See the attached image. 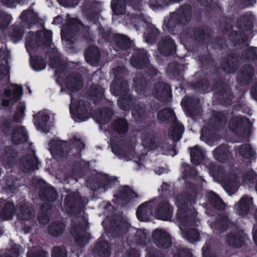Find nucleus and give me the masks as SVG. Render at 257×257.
Instances as JSON below:
<instances>
[{"label": "nucleus", "instance_id": "1", "mask_svg": "<svg viewBox=\"0 0 257 257\" xmlns=\"http://www.w3.org/2000/svg\"><path fill=\"white\" fill-rule=\"evenodd\" d=\"M192 194L185 199L184 195H180L176 199V204L178 208L177 218L179 223V226L182 231V236L191 243L199 240L198 231L192 227L194 219L196 217L195 211L186 208L188 201L192 199Z\"/></svg>", "mask_w": 257, "mask_h": 257}, {"label": "nucleus", "instance_id": "2", "mask_svg": "<svg viewBox=\"0 0 257 257\" xmlns=\"http://www.w3.org/2000/svg\"><path fill=\"white\" fill-rule=\"evenodd\" d=\"M52 32L43 31L34 35L30 33L27 38L26 48L30 54V64L33 69L36 71L44 70L46 67L45 63L41 58L33 57V52L39 46L40 37L42 36V41L46 46L52 48Z\"/></svg>", "mask_w": 257, "mask_h": 257}, {"label": "nucleus", "instance_id": "3", "mask_svg": "<svg viewBox=\"0 0 257 257\" xmlns=\"http://www.w3.org/2000/svg\"><path fill=\"white\" fill-rule=\"evenodd\" d=\"M111 146L113 153L118 158L123 159L126 161L134 158V161L139 166L137 170L142 169L144 166L145 156H141L139 158H135L133 155V150L121 142L118 144L112 143Z\"/></svg>", "mask_w": 257, "mask_h": 257}, {"label": "nucleus", "instance_id": "4", "mask_svg": "<svg viewBox=\"0 0 257 257\" xmlns=\"http://www.w3.org/2000/svg\"><path fill=\"white\" fill-rule=\"evenodd\" d=\"M189 9L186 7H182L176 13L171 15V18L167 21L165 20L163 29L165 31H168L173 33V27H176L180 23L184 24V20L187 21L189 18Z\"/></svg>", "mask_w": 257, "mask_h": 257}, {"label": "nucleus", "instance_id": "5", "mask_svg": "<svg viewBox=\"0 0 257 257\" xmlns=\"http://www.w3.org/2000/svg\"><path fill=\"white\" fill-rule=\"evenodd\" d=\"M71 102L70 111L72 118L76 121L80 122L86 120L89 117L88 109L83 101H77L71 96Z\"/></svg>", "mask_w": 257, "mask_h": 257}, {"label": "nucleus", "instance_id": "6", "mask_svg": "<svg viewBox=\"0 0 257 257\" xmlns=\"http://www.w3.org/2000/svg\"><path fill=\"white\" fill-rule=\"evenodd\" d=\"M81 26L80 21L76 18L70 20L67 25L63 26L61 29V39L64 45H67L71 43L73 33Z\"/></svg>", "mask_w": 257, "mask_h": 257}, {"label": "nucleus", "instance_id": "7", "mask_svg": "<svg viewBox=\"0 0 257 257\" xmlns=\"http://www.w3.org/2000/svg\"><path fill=\"white\" fill-rule=\"evenodd\" d=\"M54 119V117L47 110L40 111L34 116V123L37 129L47 132L48 127Z\"/></svg>", "mask_w": 257, "mask_h": 257}, {"label": "nucleus", "instance_id": "8", "mask_svg": "<svg viewBox=\"0 0 257 257\" xmlns=\"http://www.w3.org/2000/svg\"><path fill=\"white\" fill-rule=\"evenodd\" d=\"M126 86V84L125 83L124 87L122 86L119 91L117 90L114 84H112L110 87V91L112 94L121 95L118 99V104L119 107L123 110H127L130 108L133 100L132 97L127 93V88Z\"/></svg>", "mask_w": 257, "mask_h": 257}, {"label": "nucleus", "instance_id": "9", "mask_svg": "<svg viewBox=\"0 0 257 257\" xmlns=\"http://www.w3.org/2000/svg\"><path fill=\"white\" fill-rule=\"evenodd\" d=\"M23 88L21 86L13 84L5 92V98L3 105L8 106L13 104L23 95Z\"/></svg>", "mask_w": 257, "mask_h": 257}, {"label": "nucleus", "instance_id": "10", "mask_svg": "<svg viewBox=\"0 0 257 257\" xmlns=\"http://www.w3.org/2000/svg\"><path fill=\"white\" fill-rule=\"evenodd\" d=\"M68 143L58 139L51 140L49 144V150L53 157L57 156L64 157L65 156L64 150L67 147Z\"/></svg>", "mask_w": 257, "mask_h": 257}, {"label": "nucleus", "instance_id": "11", "mask_svg": "<svg viewBox=\"0 0 257 257\" xmlns=\"http://www.w3.org/2000/svg\"><path fill=\"white\" fill-rule=\"evenodd\" d=\"M156 244L160 247L166 248L171 244V238L167 232L162 229H156L153 232Z\"/></svg>", "mask_w": 257, "mask_h": 257}, {"label": "nucleus", "instance_id": "12", "mask_svg": "<svg viewBox=\"0 0 257 257\" xmlns=\"http://www.w3.org/2000/svg\"><path fill=\"white\" fill-rule=\"evenodd\" d=\"M115 198V202L121 204H125L132 199L137 197L134 191L127 186L122 187L120 188L119 194L114 195Z\"/></svg>", "mask_w": 257, "mask_h": 257}, {"label": "nucleus", "instance_id": "13", "mask_svg": "<svg viewBox=\"0 0 257 257\" xmlns=\"http://www.w3.org/2000/svg\"><path fill=\"white\" fill-rule=\"evenodd\" d=\"M172 207L167 201H163L159 205L155 211V215L158 219L168 221L172 218Z\"/></svg>", "mask_w": 257, "mask_h": 257}, {"label": "nucleus", "instance_id": "14", "mask_svg": "<svg viewBox=\"0 0 257 257\" xmlns=\"http://www.w3.org/2000/svg\"><path fill=\"white\" fill-rule=\"evenodd\" d=\"M154 206V200L150 201L141 205L136 212L138 218L142 221H147L149 216L152 214Z\"/></svg>", "mask_w": 257, "mask_h": 257}, {"label": "nucleus", "instance_id": "15", "mask_svg": "<svg viewBox=\"0 0 257 257\" xmlns=\"http://www.w3.org/2000/svg\"><path fill=\"white\" fill-rule=\"evenodd\" d=\"M0 59V81L9 79L10 67L9 61L10 59V55L9 52L3 51Z\"/></svg>", "mask_w": 257, "mask_h": 257}, {"label": "nucleus", "instance_id": "16", "mask_svg": "<svg viewBox=\"0 0 257 257\" xmlns=\"http://www.w3.org/2000/svg\"><path fill=\"white\" fill-rule=\"evenodd\" d=\"M252 198L248 196H243L239 202L235 205L234 208L239 214L245 215L252 208Z\"/></svg>", "mask_w": 257, "mask_h": 257}, {"label": "nucleus", "instance_id": "17", "mask_svg": "<svg viewBox=\"0 0 257 257\" xmlns=\"http://www.w3.org/2000/svg\"><path fill=\"white\" fill-rule=\"evenodd\" d=\"M67 88L72 92H75L80 89L83 86L81 76L79 74L71 75L65 81Z\"/></svg>", "mask_w": 257, "mask_h": 257}, {"label": "nucleus", "instance_id": "18", "mask_svg": "<svg viewBox=\"0 0 257 257\" xmlns=\"http://www.w3.org/2000/svg\"><path fill=\"white\" fill-rule=\"evenodd\" d=\"M37 164L38 160L34 155H33L31 157L26 156L22 159L20 166L23 168L24 172H28L35 170Z\"/></svg>", "mask_w": 257, "mask_h": 257}, {"label": "nucleus", "instance_id": "19", "mask_svg": "<svg viewBox=\"0 0 257 257\" xmlns=\"http://www.w3.org/2000/svg\"><path fill=\"white\" fill-rule=\"evenodd\" d=\"M86 61L91 65H96L100 58V52L95 46L89 47L85 52Z\"/></svg>", "mask_w": 257, "mask_h": 257}, {"label": "nucleus", "instance_id": "20", "mask_svg": "<svg viewBox=\"0 0 257 257\" xmlns=\"http://www.w3.org/2000/svg\"><path fill=\"white\" fill-rule=\"evenodd\" d=\"M148 55L145 50L143 49L139 51V55L137 58L135 56L132 58L131 63L134 67L140 69L145 67L148 62Z\"/></svg>", "mask_w": 257, "mask_h": 257}, {"label": "nucleus", "instance_id": "21", "mask_svg": "<svg viewBox=\"0 0 257 257\" xmlns=\"http://www.w3.org/2000/svg\"><path fill=\"white\" fill-rule=\"evenodd\" d=\"M27 139V133L25 128L22 126H18L13 133L12 140L14 143L16 144L22 143L26 141Z\"/></svg>", "mask_w": 257, "mask_h": 257}, {"label": "nucleus", "instance_id": "22", "mask_svg": "<svg viewBox=\"0 0 257 257\" xmlns=\"http://www.w3.org/2000/svg\"><path fill=\"white\" fill-rule=\"evenodd\" d=\"M17 211L18 213V217L21 219L27 220L33 216V209L26 203H24L20 206Z\"/></svg>", "mask_w": 257, "mask_h": 257}, {"label": "nucleus", "instance_id": "23", "mask_svg": "<svg viewBox=\"0 0 257 257\" xmlns=\"http://www.w3.org/2000/svg\"><path fill=\"white\" fill-rule=\"evenodd\" d=\"M215 159L223 162L230 157L228 148L225 145H221L214 151Z\"/></svg>", "mask_w": 257, "mask_h": 257}, {"label": "nucleus", "instance_id": "24", "mask_svg": "<svg viewBox=\"0 0 257 257\" xmlns=\"http://www.w3.org/2000/svg\"><path fill=\"white\" fill-rule=\"evenodd\" d=\"M205 157V153L198 146L194 147L190 152L191 162L195 165H198Z\"/></svg>", "mask_w": 257, "mask_h": 257}, {"label": "nucleus", "instance_id": "25", "mask_svg": "<svg viewBox=\"0 0 257 257\" xmlns=\"http://www.w3.org/2000/svg\"><path fill=\"white\" fill-rule=\"evenodd\" d=\"M184 131V128L182 124L176 123L171 126L169 135L173 141H178L181 139Z\"/></svg>", "mask_w": 257, "mask_h": 257}, {"label": "nucleus", "instance_id": "26", "mask_svg": "<svg viewBox=\"0 0 257 257\" xmlns=\"http://www.w3.org/2000/svg\"><path fill=\"white\" fill-rule=\"evenodd\" d=\"M241 179L242 180L240 177L232 176L228 180L224 181L223 185L224 189L228 194L231 191H235V188L234 187L236 188L240 184Z\"/></svg>", "mask_w": 257, "mask_h": 257}, {"label": "nucleus", "instance_id": "27", "mask_svg": "<svg viewBox=\"0 0 257 257\" xmlns=\"http://www.w3.org/2000/svg\"><path fill=\"white\" fill-rule=\"evenodd\" d=\"M236 155L243 158H251L254 155V152L248 144L243 145L236 148Z\"/></svg>", "mask_w": 257, "mask_h": 257}, {"label": "nucleus", "instance_id": "28", "mask_svg": "<svg viewBox=\"0 0 257 257\" xmlns=\"http://www.w3.org/2000/svg\"><path fill=\"white\" fill-rule=\"evenodd\" d=\"M53 52L54 54H55L54 58H52V59L51 61L50 65H51L52 68H55L57 65L58 67L57 68V69L56 70L55 74L56 75L58 76V78L57 79V82H59V83H61V80L60 79V77L59 76V74L61 73V70H63L64 66L63 65L60 64L61 61L60 60V57L57 54V50H53Z\"/></svg>", "mask_w": 257, "mask_h": 257}, {"label": "nucleus", "instance_id": "29", "mask_svg": "<svg viewBox=\"0 0 257 257\" xmlns=\"http://www.w3.org/2000/svg\"><path fill=\"white\" fill-rule=\"evenodd\" d=\"M14 205L12 202L5 203L3 210L0 211V218L4 220L11 219L13 215Z\"/></svg>", "mask_w": 257, "mask_h": 257}, {"label": "nucleus", "instance_id": "30", "mask_svg": "<svg viewBox=\"0 0 257 257\" xmlns=\"http://www.w3.org/2000/svg\"><path fill=\"white\" fill-rule=\"evenodd\" d=\"M111 110L108 108H104L97 115L96 119L98 123L105 124L107 123L112 116Z\"/></svg>", "mask_w": 257, "mask_h": 257}, {"label": "nucleus", "instance_id": "31", "mask_svg": "<svg viewBox=\"0 0 257 257\" xmlns=\"http://www.w3.org/2000/svg\"><path fill=\"white\" fill-rule=\"evenodd\" d=\"M158 119L161 121H165L167 120L174 121L176 116L174 111L169 108H166L161 110L158 115Z\"/></svg>", "mask_w": 257, "mask_h": 257}, {"label": "nucleus", "instance_id": "32", "mask_svg": "<svg viewBox=\"0 0 257 257\" xmlns=\"http://www.w3.org/2000/svg\"><path fill=\"white\" fill-rule=\"evenodd\" d=\"M125 0H112L111 1V9L116 15H122L125 12Z\"/></svg>", "mask_w": 257, "mask_h": 257}, {"label": "nucleus", "instance_id": "33", "mask_svg": "<svg viewBox=\"0 0 257 257\" xmlns=\"http://www.w3.org/2000/svg\"><path fill=\"white\" fill-rule=\"evenodd\" d=\"M175 48V44L174 41L170 37H167L160 43L158 49L161 53H164V49L167 50H173Z\"/></svg>", "mask_w": 257, "mask_h": 257}, {"label": "nucleus", "instance_id": "34", "mask_svg": "<svg viewBox=\"0 0 257 257\" xmlns=\"http://www.w3.org/2000/svg\"><path fill=\"white\" fill-rule=\"evenodd\" d=\"M113 129L118 134H122L127 131L128 125L125 120L120 119L116 121L114 123Z\"/></svg>", "mask_w": 257, "mask_h": 257}, {"label": "nucleus", "instance_id": "35", "mask_svg": "<svg viewBox=\"0 0 257 257\" xmlns=\"http://www.w3.org/2000/svg\"><path fill=\"white\" fill-rule=\"evenodd\" d=\"M87 229V227L85 226L84 227H82L81 226H79L77 228H73L72 233L74 235H76V233H80V238H76V242L78 244L81 245V243L82 242V245L83 244H86L88 242V240L86 239L85 238L83 237V234H84V231H86Z\"/></svg>", "mask_w": 257, "mask_h": 257}, {"label": "nucleus", "instance_id": "36", "mask_svg": "<svg viewBox=\"0 0 257 257\" xmlns=\"http://www.w3.org/2000/svg\"><path fill=\"white\" fill-rule=\"evenodd\" d=\"M64 230V224L61 222L52 223L49 227V232L54 236L59 235Z\"/></svg>", "mask_w": 257, "mask_h": 257}, {"label": "nucleus", "instance_id": "37", "mask_svg": "<svg viewBox=\"0 0 257 257\" xmlns=\"http://www.w3.org/2000/svg\"><path fill=\"white\" fill-rule=\"evenodd\" d=\"M209 199L210 202L218 209H222L224 208V204L222 200L215 193L210 192L209 193Z\"/></svg>", "mask_w": 257, "mask_h": 257}, {"label": "nucleus", "instance_id": "38", "mask_svg": "<svg viewBox=\"0 0 257 257\" xmlns=\"http://www.w3.org/2000/svg\"><path fill=\"white\" fill-rule=\"evenodd\" d=\"M23 248L20 246L15 245L12 249L8 250L5 255L1 257H18L19 255L24 252Z\"/></svg>", "mask_w": 257, "mask_h": 257}, {"label": "nucleus", "instance_id": "39", "mask_svg": "<svg viewBox=\"0 0 257 257\" xmlns=\"http://www.w3.org/2000/svg\"><path fill=\"white\" fill-rule=\"evenodd\" d=\"M27 257H47L46 252L41 249L40 247H34L27 253Z\"/></svg>", "mask_w": 257, "mask_h": 257}, {"label": "nucleus", "instance_id": "40", "mask_svg": "<svg viewBox=\"0 0 257 257\" xmlns=\"http://www.w3.org/2000/svg\"><path fill=\"white\" fill-rule=\"evenodd\" d=\"M118 46L122 49H125L131 47L133 43L130 40L124 35H119Z\"/></svg>", "mask_w": 257, "mask_h": 257}, {"label": "nucleus", "instance_id": "41", "mask_svg": "<svg viewBox=\"0 0 257 257\" xmlns=\"http://www.w3.org/2000/svg\"><path fill=\"white\" fill-rule=\"evenodd\" d=\"M23 35V29L22 28H15L11 35V40L14 43H17L21 40Z\"/></svg>", "mask_w": 257, "mask_h": 257}, {"label": "nucleus", "instance_id": "42", "mask_svg": "<svg viewBox=\"0 0 257 257\" xmlns=\"http://www.w3.org/2000/svg\"><path fill=\"white\" fill-rule=\"evenodd\" d=\"M113 182V181L110 177L104 175L102 176V182L99 188L102 189V191H105L106 189L111 187Z\"/></svg>", "mask_w": 257, "mask_h": 257}, {"label": "nucleus", "instance_id": "43", "mask_svg": "<svg viewBox=\"0 0 257 257\" xmlns=\"http://www.w3.org/2000/svg\"><path fill=\"white\" fill-rule=\"evenodd\" d=\"M34 17L33 12L31 10H28L24 11L20 18L23 23L26 24L27 23L31 22Z\"/></svg>", "mask_w": 257, "mask_h": 257}, {"label": "nucleus", "instance_id": "44", "mask_svg": "<svg viewBox=\"0 0 257 257\" xmlns=\"http://www.w3.org/2000/svg\"><path fill=\"white\" fill-rule=\"evenodd\" d=\"M19 113L17 112L15 116V120L18 122H21L22 118L24 116V111L25 109V104L24 102H20L18 107Z\"/></svg>", "mask_w": 257, "mask_h": 257}, {"label": "nucleus", "instance_id": "45", "mask_svg": "<svg viewBox=\"0 0 257 257\" xmlns=\"http://www.w3.org/2000/svg\"><path fill=\"white\" fill-rule=\"evenodd\" d=\"M100 247V251L103 253L104 257H108L110 255L109 244L106 241H103L97 245Z\"/></svg>", "mask_w": 257, "mask_h": 257}, {"label": "nucleus", "instance_id": "46", "mask_svg": "<svg viewBox=\"0 0 257 257\" xmlns=\"http://www.w3.org/2000/svg\"><path fill=\"white\" fill-rule=\"evenodd\" d=\"M243 119L240 117L233 118L231 119L229 123V128L232 131H235V129L238 128L242 123Z\"/></svg>", "mask_w": 257, "mask_h": 257}, {"label": "nucleus", "instance_id": "47", "mask_svg": "<svg viewBox=\"0 0 257 257\" xmlns=\"http://www.w3.org/2000/svg\"><path fill=\"white\" fill-rule=\"evenodd\" d=\"M104 93V89L100 86L95 85L91 88L92 97H102Z\"/></svg>", "mask_w": 257, "mask_h": 257}, {"label": "nucleus", "instance_id": "48", "mask_svg": "<svg viewBox=\"0 0 257 257\" xmlns=\"http://www.w3.org/2000/svg\"><path fill=\"white\" fill-rule=\"evenodd\" d=\"M66 251L64 247H55L52 253V257H66Z\"/></svg>", "mask_w": 257, "mask_h": 257}, {"label": "nucleus", "instance_id": "49", "mask_svg": "<svg viewBox=\"0 0 257 257\" xmlns=\"http://www.w3.org/2000/svg\"><path fill=\"white\" fill-rule=\"evenodd\" d=\"M70 144L72 148H73L74 147H76L78 151L84 147V143L82 142L79 139H77V138L73 139L71 141Z\"/></svg>", "mask_w": 257, "mask_h": 257}, {"label": "nucleus", "instance_id": "50", "mask_svg": "<svg viewBox=\"0 0 257 257\" xmlns=\"http://www.w3.org/2000/svg\"><path fill=\"white\" fill-rule=\"evenodd\" d=\"M239 241V239L233 235L229 236L227 239V242L229 245L236 247H238L240 246V245L238 244L237 243Z\"/></svg>", "mask_w": 257, "mask_h": 257}, {"label": "nucleus", "instance_id": "51", "mask_svg": "<svg viewBox=\"0 0 257 257\" xmlns=\"http://www.w3.org/2000/svg\"><path fill=\"white\" fill-rule=\"evenodd\" d=\"M57 196V193L53 188L50 187L48 191L46 197V199H47L49 201H54Z\"/></svg>", "mask_w": 257, "mask_h": 257}, {"label": "nucleus", "instance_id": "52", "mask_svg": "<svg viewBox=\"0 0 257 257\" xmlns=\"http://www.w3.org/2000/svg\"><path fill=\"white\" fill-rule=\"evenodd\" d=\"M253 70L251 66L248 65L246 66L242 70V73L243 76L245 78L246 77H250L253 74Z\"/></svg>", "mask_w": 257, "mask_h": 257}, {"label": "nucleus", "instance_id": "53", "mask_svg": "<svg viewBox=\"0 0 257 257\" xmlns=\"http://www.w3.org/2000/svg\"><path fill=\"white\" fill-rule=\"evenodd\" d=\"M248 53V58L255 59L257 58V48H249L247 50Z\"/></svg>", "mask_w": 257, "mask_h": 257}, {"label": "nucleus", "instance_id": "54", "mask_svg": "<svg viewBox=\"0 0 257 257\" xmlns=\"http://www.w3.org/2000/svg\"><path fill=\"white\" fill-rule=\"evenodd\" d=\"M143 145L150 150H157L158 151H160V149L162 148L160 146H157L156 143L152 140L150 141V144H147L145 142H144Z\"/></svg>", "mask_w": 257, "mask_h": 257}, {"label": "nucleus", "instance_id": "55", "mask_svg": "<svg viewBox=\"0 0 257 257\" xmlns=\"http://www.w3.org/2000/svg\"><path fill=\"white\" fill-rule=\"evenodd\" d=\"M160 85L163 94H169L170 91V86L164 82L160 83Z\"/></svg>", "mask_w": 257, "mask_h": 257}, {"label": "nucleus", "instance_id": "56", "mask_svg": "<svg viewBox=\"0 0 257 257\" xmlns=\"http://www.w3.org/2000/svg\"><path fill=\"white\" fill-rule=\"evenodd\" d=\"M217 167L215 166H213V168L209 167V171L210 172V174L213 175L215 177H218L219 176V169H217V170H216Z\"/></svg>", "mask_w": 257, "mask_h": 257}, {"label": "nucleus", "instance_id": "57", "mask_svg": "<svg viewBox=\"0 0 257 257\" xmlns=\"http://www.w3.org/2000/svg\"><path fill=\"white\" fill-rule=\"evenodd\" d=\"M155 172L157 174L160 175L164 173H167V170L164 168H158L155 169Z\"/></svg>", "mask_w": 257, "mask_h": 257}, {"label": "nucleus", "instance_id": "58", "mask_svg": "<svg viewBox=\"0 0 257 257\" xmlns=\"http://www.w3.org/2000/svg\"><path fill=\"white\" fill-rule=\"evenodd\" d=\"M203 257H211L209 254V250L207 247L204 246L202 248Z\"/></svg>", "mask_w": 257, "mask_h": 257}, {"label": "nucleus", "instance_id": "59", "mask_svg": "<svg viewBox=\"0 0 257 257\" xmlns=\"http://www.w3.org/2000/svg\"><path fill=\"white\" fill-rule=\"evenodd\" d=\"M39 221L41 223L45 224L48 221V218L47 215H43L40 216L39 218Z\"/></svg>", "mask_w": 257, "mask_h": 257}, {"label": "nucleus", "instance_id": "60", "mask_svg": "<svg viewBox=\"0 0 257 257\" xmlns=\"http://www.w3.org/2000/svg\"><path fill=\"white\" fill-rule=\"evenodd\" d=\"M13 161L12 160V159H11L10 160H9L8 162L4 164L5 167L7 170L11 169L12 166H13Z\"/></svg>", "mask_w": 257, "mask_h": 257}, {"label": "nucleus", "instance_id": "61", "mask_svg": "<svg viewBox=\"0 0 257 257\" xmlns=\"http://www.w3.org/2000/svg\"><path fill=\"white\" fill-rule=\"evenodd\" d=\"M132 22L134 23L137 22L139 23H142L143 22V20L141 16H137V17L133 18L132 19Z\"/></svg>", "mask_w": 257, "mask_h": 257}, {"label": "nucleus", "instance_id": "62", "mask_svg": "<svg viewBox=\"0 0 257 257\" xmlns=\"http://www.w3.org/2000/svg\"><path fill=\"white\" fill-rule=\"evenodd\" d=\"M169 187V185L167 184L166 183H163L162 184V186L161 187V188L159 189V191H160L161 190L162 192H166L167 190L168 189Z\"/></svg>", "mask_w": 257, "mask_h": 257}, {"label": "nucleus", "instance_id": "63", "mask_svg": "<svg viewBox=\"0 0 257 257\" xmlns=\"http://www.w3.org/2000/svg\"><path fill=\"white\" fill-rule=\"evenodd\" d=\"M62 18L60 16H58L54 18L53 23L54 24H59L62 22Z\"/></svg>", "mask_w": 257, "mask_h": 257}, {"label": "nucleus", "instance_id": "64", "mask_svg": "<svg viewBox=\"0 0 257 257\" xmlns=\"http://www.w3.org/2000/svg\"><path fill=\"white\" fill-rule=\"evenodd\" d=\"M253 239L255 243L257 245V229H253Z\"/></svg>", "mask_w": 257, "mask_h": 257}]
</instances>
